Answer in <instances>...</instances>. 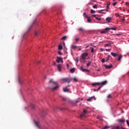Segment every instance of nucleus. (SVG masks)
<instances>
[{"mask_svg": "<svg viewBox=\"0 0 129 129\" xmlns=\"http://www.w3.org/2000/svg\"><path fill=\"white\" fill-rule=\"evenodd\" d=\"M116 4H117V3L114 2V3H113L112 6H113V7H114L116 5Z\"/></svg>", "mask_w": 129, "mask_h": 129, "instance_id": "a18cd8bd", "label": "nucleus"}, {"mask_svg": "<svg viewBox=\"0 0 129 129\" xmlns=\"http://www.w3.org/2000/svg\"><path fill=\"white\" fill-rule=\"evenodd\" d=\"M82 100H83V99L81 98V99H79L78 100H77L76 101V103H78V102H80L81 101H82Z\"/></svg>", "mask_w": 129, "mask_h": 129, "instance_id": "b1692460", "label": "nucleus"}, {"mask_svg": "<svg viewBox=\"0 0 129 129\" xmlns=\"http://www.w3.org/2000/svg\"><path fill=\"white\" fill-rule=\"evenodd\" d=\"M79 46H77L76 45H72V48L73 49H74V50H75V49H76V48H78Z\"/></svg>", "mask_w": 129, "mask_h": 129, "instance_id": "4be33fe9", "label": "nucleus"}, {"mask_svg": "<svg viewBox=\"0 0 129 129\" xmlns=\"http://www.w3.org/2000/svg\"><path fill=\"white\" fill-rule=\"evenodd\" d=\"M33 27V25H31L30 27L29 28L28 31L26 32L24 35H23V38L24 39H27V37H28V34H29V32H30V30H32V27Z\"/></svg>", "mask_w": 129, "mask_h": 129, "instance_id": "7ed1b4c3", "label": "nucleus"}, {"mask_svg": "<svg viewBox=\"0 0 129 129\" xmlns=\"http://www.w3.org/2000/svg\"><path fill=\"white\" fill-rule=\"evenodd\" d=\"M62 100H63V101H66V98H62Z\"/></svg>", "mask_w": 129, "mask_h": 129, "instance_id": "5fc2aeb1", "label": "nucleus"}, {"mask_svg": "<svg viewBox=\"0 0 129 129\" xmlns=\"http://www.w3.org/2000/svg\"><path fill=\"white\" fill-rule=\"evenodd\" d=\"M110 58H111V55H108V56L107 57V59H106V62H108V61H109Z\"/></svg>", "mask_w": 129, "mask_h": 129, "instance_id": "6ab92c4d", "label": "nucleus"}, {"mask_svg": "<svg viewBox=\"0 0 129 129\" xmlns=\"http://www.w3.org/2000/svg\"><path fill=\"white\" fill-rule=\"evenodd\" d=\"M107 6H108V7H109V6H110V4H108L107 5Z\"/></svg>", "mask_w": 129, "mask_h": 129, "instance_id": "052dcab7", "label": "nucleus"}, {"mask_svg": "<svg viewBox=\"0 0 129 129\" xmlns=\"http://www.w3.org/2000/svg\"><path fill=\"white\" fill-rule=\"evenodd\" d=\"M56 86L54 87L52 89L53 90H58L59 89V84H58V83H57V85H55Z\"/></svg>", "mask_w": 129, "mask_h": 129, "instance_id": "f8f14e48", "label": "nucleus"}, {"mask_svg": "<svg viewBox=\"0 0 129 129\" xmlns=\"http://www.w3.org/2000/svg\"><path fill=\"white\" fill-rule=\"evenodd\" d=\"M70 71L71 73H74V72H75V68L71 69L70 70Z\"/></svg>", "mask_w": 129, "mask_h": 129, "instance_id": "bb28decb", "label": "nucleus"}, {"mask_svg": "<svg viewBox=\"0 0 129 129\" xmlns=\"http://www.w3.org/2000/svg\"><path fill=\"white\" fill-rule=\"evenodd\" d=\"M107 83V82L106 81H104L103 82L101 83H95L92 84V86H96V85H105Z\"/></svg>", "mask_w": 129, "mask_h": 129, "instance_id": "f03ea898", "label": "nucleus"}, {"mask_svg": "<svg viewBox=\"0 0 129 129\" xmlns=\"http://www.w3.org/2000/svg\"><path fill=\"white\" fill-rule=\"evenodd\" d=\"M18 81L20 84H21V85L22 84H23V82H24V81H23V79H22L21 77H19Z\"/></svg>", "mask_w": 129, "mask_h": 129, "instance_id": "9b49d317", "label": "nucleus"}, {"mask_svg": "<svg viewBox=\"0 0 129 129\" xmlns=\"http://www.w3.org/2000/svg\"><path fill=\"white\" fill-rule=\"evenodd\" d=\"M94 91H96V89H94Z\"/></svg>", "mask_w": 129, "mask_h": 129, "instance_id": "0e129e2a", "label": "nucleus"}, {"mask_svg": "<svg viewBox=\"0 0 129 129\" xmlns=\"http://www.w3.org/2000/svg\"><path fill=\"white\" fill-rule=\"evenodd\" d=\"M50 82H52V83H53V84H55V85H57V84L58 83L57 82H54L53 79L50 80Z\"/></svg>", "mask_w": 129, "mask_h": 129, "instance_id": "aec40b11", "label": "nucleus"}, {"mask_svg": "<svg viewBox=\"0 0 129 129\" xmlns=\"http://www.w3.org/2000/svg\"><path fill=\"white\" fill-rule=\"evenodd\" d=\"M34 122H35V123L36 126H37V127L40 128V124L39 123V122H38V121H35Z\"/></svg>", "mask_w": 129, "mask_h": 129, "instance_id": "412c9836", "label": "nucleus"}, {"mask_svg": "<svg viewBox=\"0 0 129 129\" xmlns=\"http://www.w3.org/2000/svg\"><path fill=\"white\" fill-rule=\"evenodd\" d=\"M126 122L127 126H129V120H126Z\"/></svg>", "mask_w": 129, "mask_h": 129, "instance_id": "a19ab883", "label": "nucleus"}, {"mask_svg": "<svg viewBox=\"0 0 129 129\" xmlns=\"http://www.w3.org/2000/svg\"><path fill=\"white\" fill-rule=\"evenodd\" d=\"M61 68H62V65L60 64H59L57 66V69H58V70L59 72H61V71H62V70H61Z\"/></svg>", "mask_w": 129, "mask_h": 129, "instance_id": "4468645a", "label": "nucleus"}, {"mask_svg": "<svg viewBox=\"0 0 129 129\" xmlns=\"http://www.w3.org/2000/svg\"><path fill=\"white\" fill-rule=\"evenodd\" d=\"M125 5L126 6H127L128 7V6H129V3H128V2H126V3H125Z\"/></svg>", "mask_w": 129, "mask_h": 129, "instance_id": "49530a36", "label": "nucleus"}, {"mask_svg": "<svg viewBox=\"0 0 129 129\" xmlns=\"http://www.w3.org/2000/svg\"><path fill=\"white\" fill-rule=\"evenodd\" d=\"M66 39H67V36H64L60 39V40H66Z\"/></svg>", "mask_w": 129, "mask_h": 129, "instance_id": "c85d7f7f", "label": "nucleus"}, {"mask_svg": "<svg viewBox=\"0 0 129 129\" xmlns=\"http://www.w3.org/2000/svg\"><path fill=\"white\" fill-rule=\"evenodd\" d=\"M110 30H113V31H116L117 30V28L115 27H111V28H108L107 27L104 29V30L101 31V34H106L107 33H108L109 32Z\"/></svg>", "mask_w": 129, "mask_h": 129, "instance_id": "f257e3e1", "label": "nucleus"}, {"mask_svg": "<svg viewBox=\"0 0 129 129\" xmlns=\"http://www.w3.org/2000/svg\"><path fill=\"white\" fill-rule=\"evenodd\" d=\"M31 107H32V108H35V105H34L33 104H31Z\"/></svg>", "mask_w": 129, "mask_h": 129, "instance_id": "58836bf2", "label": "nucleus"}, {"mask_svg": "<svg viewBox=\"0 0 129 129\" xmlns=\"http://www.w3.org/2000/svg\"><path fill=\"white\" fill-rule=\"evenodd\" d=\"M74 81L75 82H78V80H77V79L76 78H74Z\"/></svg>", "mask_w": 129, "mask_h": 129, "instance_id": "f704fd0d", "label": "nucleus"}, {"mask_svg": "<svg viewBox=\"0 0 129 129\" xmlns=\"http://www.w3.org/2000/svg\"><path fill=\"white\" fill-rule=\"evenodd\" d=\"M111 44V43L110 42L106 43V44H105L104 47H108V46H110Z\"/></svg>", "mask_w": 129, "mask_h": 129, "instance_id": "cd10ccee", "label": "nucleus"}, {"mask_svg": "<svg viewBox=\"0 0 129 129\" xmlns=\"http://www.w3.org/2000/svg\"><path fill=\"white\" fill-rule=\"evenodd\" d=\"M121 128H122V129H124V128H123V127H121Z\"/></svg>", "mask_w": 129, "mask_h": 129, "instance_id": "774afa93", "label": "nucleus"}, {"mask_svg": "<svg viewBox=\"0 0 129 129\" xmlns=\"http://www.w3.org/2000/svg\"><path fill=\"white\" fill-rule=\"evenodd\" d=\"M104 67L106 68V69H110L111 68H112V65H106L104 64Z\"/></svg>", "mask_w": 129, "mask_h": 129, "instance_id": "ddd939ff", "label": "nucleus"}, {"mask_svg": "<svg viewBox=\"0 0 129 129\" xmlns=\"http://www.w3.org/2000/svg\"><path fill=\"white\" fill-rule=\"evenodd\" d=\"M83 112H84V113H87V112H88V111H87V110L85 109L83 110Z\"/></svg>", "mask_w": 129, "mask_h": 129, "instance_id": "e433bc0d", "label": "nucleus"}, {"mask_svg": "<svg viewBox=\"0 0 129 129\" xmlns=\"http://www.w3.org/2000/svg\"><path fill=\"white\" fill-rule=\"evenodd\" d=\"M58 53L59 55H62V52H61V51H58Z\"/></svg>", "mask_w": 129, "mask_h": 129, "instance_id": "8fccbe9b", "label": "nucleus"}, {"mask_svg": "<svg viewBox=\"0 0 129 129\" xmlns=\"http://www.w3.org/2000/svg\"><path fill=\"white\" fill-rule=\"evenodd\" d=\"M101 61L102 63H104L106 61V60L105 59L103 58Z\"/></svg>", "mask_w": 129, "mask_h": 129, "instance_id": "ea45409f", "label": "nucleus"}, {"mask_svg": "<svg viewBox=\"0 0 129 129\" xmlns=\"http://www.w3.org/2000/svg\"><path fill=\"white\" fill-rule=\"evenodd\" d=\"M109 128V126H105L103 129H108Z\"/></svg>", "mask_w": 129, "mask_h": 129, "instance_id": "4c0bfd02", "label": "nucleus"}, {"mask_svg": "<svg viewBox=\"0 0 129 129\" xmlns=\"http://www.w3.org/2000/svg\"><path fill=\"white\" fill-rule=\"evenodd\" d=\"M68 87H70V85H68L63 88V92H69L71 93V90L70 89H68Z\"/></svg>", "mask_w": 129, "mask_h": 129, "instance_id": "20e7f679", "label": "nucleus"}, {"mask_svg": "<svg viewBox=\"0 0 129 129\" xmlns=\"http://www.w3.org/2000/svg\"><path fill=\"white\" fill-rule=\"evenodd\" d=\"M91 65V61H89L88 63H87V67H89Z\"/></svg>", "mask_w": 129, "mask_h": 129, "instance_id": "7c9ffc66", "label": "nucleus"}, {"mask_svg": "<svg viewBox=\"0 0 129 129\" xmlns=\"http://www.w3.org/2000/svg\"><path fill=\"white\" fill-rule=\"evenodd\" d=\"M102 11H106V10H101L98 11V13H99L100 14H106V12H102Z\"/></svg>", "mask_w": 129, "mask_h": 129, "instance_id": "a211bd4d", "label": "nucleus"}, {"mask_svg": "<svg viewBox=\"0 0 129 129\" xmlns=\"http://www.w3.org/2000/svg\"><path fill=\"white\" fill-rule=\"evenodd\" d=\"M35 34L36 36H39V34H40V31H35Z\"/></svg>", "mask_w": 129, "mask_h": 129, "instance_id": "5701e85b", "label": "nucleus"}, {"mask_svg": "<svg viewBox=\"0 0 129 129\" xmlns=\"http://www.w3.org/2000/svg\"><path fill=\"white\" fill-rule=\"evenodd\" d=\"M93 8L94 9H97V5H95L93 6Z\"/></svg>", "mask_w": 129, "mask_h": 129, "instance_id": "c9c22d12", "label": "nucleus"}, {"mask_svg": "<svg viewBox=\"0 0 129 129\" xmlns=\"http://www.w3.org/2000/svg\"><path fill=\"white\" fill-rule=\"evenodd\" d=\"M111 55L113 56V57H117L118 56V54L115 53V52H111Z\"/></svg>", "mask_w": 129, "mask_h": 129, "instance_id": "dca6fc26", "label": "nucleus"}, {"mask_svg": "<svg viewBox=\"0 0 129 129\" xmlns=\"http://www.w3.org/2000/svg\"><path fill=\"white\" fill-rule=\"evenodd\" d=\"M88 56V53H83L82 54V59L83 60H85L86 59V57Z\"/></svg>", "mask_w": 129, "mask_h": 129, "instance_id": "1a4fd4ad", "label": "nucleus"}, {"mask_svg": "<svg viewBox=\"0 0 129 129\" xmlns=\"http://www.w3.org/2000/svg\"><path fill=\"white\" fill-rule=\"evenodd\" d=\"M88 47H89V45H87V46H86V48H88Z\"/></svg>", "mask_w": 129, "mask_h": 129, "instance_id": "e2e57ef3", "label": "nucleus"}, {"mask_svg": "<svg viewBox=\"0 0 129 129\" xmlns=\"http://www.w3.org/2000/svg\"><path fill=\"white\" fill-rule=\"evenodd\" d=\"M67 67H68V68H69V64L68 63L67 64Z\"/></svg>", "mask_w": 129, "mask_h": 129, "instance_id": "bf43d9fd", "label": "nucleus"}, {"mask_svg": "<svg viewBox=\"0 0 129 129\" xmlns=\"http://www.w3.org/2000/svg\"><path fill=\"white\" fill-rule=\"evenodd\" d=\"M115 129H119V126H116L115 127Z\"/></svg>", "mask_w": 129, "mask_h": 129, "instance_id": "3c124183", "label": "nucleus"}, {"mask_svg": "<svg viewBox=\"0 0 129 129\" xmlns=\"http://www.w3.org/2000/svg\"><path fill=\"white\" fill-rule=\"evenodd\" d=\"M79 50L81 51V46H79Z\"/></svg>", "mask_w": 129, "mask_h": 129, "instance_id": "13d9d810", "label": "nucleus"}, {"mask_svg": "<svg viewBox=\"0 0 129 129\" xmlns=\"http://www.w3.org/2000/svg\"><path fill=\"white\" fill-rule=\"evenodd\" d=\"M101 51H103V48H100Z\"/></svg>", "mask_w": 129, "mask_h": 129, "instance_id": "680f3d73", "label": "nucleus"}, {"mask_svg": "<svg viewBox=\"0 0 129 129\" xmlns=\"http://www.w3.org/2000/svg\"><path fill=\"white\" fill-rule=\"evenodd\" d=\"M106 51H107V52H109L110 51V49H106Z\"/></svg>", "mask_w": 129, "mask_h": 129, "instance_id": "603ef678", "label": "nucleus"}, {"mask_svg": "<svg viewBox=\"0 0 129 129\" xmlns=\"http://www.w3.org/2000/svg\"><path fill=\"white\" fill-rule=\"evenodd\" d=\"M91 52H92V53H94V49L93 48H91Z\"/></svg>", "mask_w": 129, "mask_h": 129, "instance_id": "de8ad7c7", "label": "nucleus"}, {"mask_svg": "<svg viewBox=\"0 0 129 129\" xmlns=\"http://www.w3.org/2000/svg\"><path fill=\"white\" fill-rule=\"evenodd\" d=\"M118 121H119V122H121V123H124V122H125V120L122 119H118Z\"/></svg>", "mask_w": 129, "mask_h": 129, "instance_id": "f3484780", "label": "nucleus"}, {"mask_svg": "<svg viewBox=\"0 0 129 129\" xmlns=\"http://www.w3.org/2000/svg\"><path fill=\"white\" fill-rule=\"evenodd\" d=\"M97 71L99 72V71H100V69L97 70Z\"/></svg>", "mask_w": 129, "mask_h": 129, "instance_id": "69168bd1", "label": "nucleus"}, {"mask_svg": "<svg viewBox=\"0 0 129 129\" xmlns=\"http://www.w3.org/2000/svg\"><path fill=\"white\" fill-rule=\"evenodd\" d=\"M96 20H97L98 21H101V18H98L97 17H95Z\"/></svg>", "mask_w": 129, "mask_h": 129, "instance_id": "473e14b6", "label": "nucleus"}, {"mask_svg": "<svg viewBox=\"0 0 129 129\" xmlns=\"http://www.w3.org/2000/svg\"><path fill=\"white\" fill-rule=\"evenodd\" d=\"M109 10V6H107V5L105 10L106 11V12H108Z\"/></svg>", "mask_w": 129, "mask_h": 129, "instance_id": "2f4dec72", "label": "nucleus"}, {"mask_svg": "<svg viewBox=\"0 0 129 129\" xmlns=\"http://www.w3.org/2000/svg\"><path fill=\"white\" fill-rule=\"evenodd\" d=\"M91 14H93V13H95V11L93 10H91Z\"/></svg>", "mask_w": 129, "mask_h": 129, "instance_id": "c03bdc74", "label": "nucleus"}, {"mask_svg": "<svg viewBox=\"0 0 129 129\" xmlns=\"http://www.w3.org/2000/svg\"><path fill=\"white\" fill-rule=\"evenodd\" d=\"M35 23H36V22L34 21V22H33V25H34V24H35Z\"/></svg>", "mask_w": 129, "mask_h": 129, "instance_id": "338daca9", "label": "nucleus"}, {"mask_svg": "<svg viewBox=\"0 0 129 129\" xmlns=\"http://www.w3.org/2000/svg\"><path fill=\"white\" fill-rule=\"evenodd\" d=\"M80 70L81 71H82L83 72H90V71H89V70L84 69L83 68V66H82L81 67Z\"/></svg>", "mask_w": 129, "mask_h": 129, "instance_id": "6e6552de", "label": "nucleus"}, {"mask_svg": "<svg viewBox=\"0 0 129 129\" xmlns=\"http://www.w3.org/2000/svg\"><path fill=\"white\" fill-rule=\"evenodd\" d=\"M61 80V81H63V82H67V83H70L71 82V79L67 78H62Z\"/></svg>", "mask_w": 129, "mask_h": 129, "instance_id": "423d86ee", "label": "nucleus"}, {"mask_svg": "<svg viewBox=\"0 0 129 129\" xmlns=\"http://www.w3.org/2000/svg\"><path fill=\"white\" fill-rule=\"evenodd\" d=\"M111 20H112V18L111 17H107L106 19V21H107V22H108V23H110V22H111Z\"/></svg>", "mask_w": 129, "mask_h": 129, "instance_id": "2eb2a0df", "label": "nucleus"}, {"mask_svg": "<svg viewBox=\"0 0 129 129\" xmlns=\"http://www.w3.org/2000/svg\"><path fill=\"white\" fill-rule=\"evenodd\" d=\"M93 99H94V100H96V98H95V96L91 97L87 99V101L91 102V101H92Z\"/></svg>", "mask_w": 129, "mask_h": 129, "instance_id": "9d476101", "label": "nucleus"}, {"mask_svg": "<svg viewBox=\"0 0 129 129\" xmlns=\"http://www.w3.org/2000/svg\"><path fill=\"white\" fill-rule=\"evenodd\" d=\"M116 36H121V33L116 34Z\"/></svg>", "mask_w": 129, "mask_h": 129, "instance_id": "09e8293b", "label": "nucleus"}, {"mask_svg": "<svg viewBox=\"0 0 129 129\" xmlns=\"http://www.w3.org/2000/svg\"><path fill=\"white\" fill-rule=\"evenodd\" d=\"M78 31L80 32H84V29L83 28H80L78 29Z\"/></svg>", "mask_w": 129, "mask_h": 129, "instance_id": "a878e982", "label": "nucleus"}, {"mask_svg": "<svg viewBox=\"0 0 129 129\" xmlns=\"http://www.w3.org/2000/svg\"><path fill=\"white\" fill-rule=\"evenodd\" d=\"M107 98H111V95L109 94V95H108V96H107Z\"/></svg>", "mask_w": 129, "mask_h": 129, "instance_id": "37998d69", "label": "nucleus"}, {"mask_svg": "<svg viewBox=\"0 0 129 129\" xmlns=\"http://www.w3.org/2000/svg\"><path fill=\"white\" fill-rule=\"evenodd\" d=\"M122 58V55L120 54L118 58V61H120Z\"/></svg>", "mask_w": 129, "mask_h": 129, "instance_id": "393cba45", "label": "nucleus"}, {"mask_svg": "<svg viewBox=\"0 0 129 129\" xmlns=\"http://www.w3.org/2000/svg\"><path fill=\"white\" fill-rule=\"evenodd\" d=\"M102 85L100 87H99V88H98L97 89H96V91H99V90H100V89H101V88L102 87Z\"/></svg>", "mask_w": 129, "mask_h": 129, "instance_id": "c756f323", "label": "nucleus"}, {"mask_svg": "<svg viewBox=\"0 0 129 129\" xmlns=\"http://www.w3.org/2000/svg\"><path fill=\"white\" fill-rule=\"evenodd\" d=\"M83 16L85 18H86L87 19L88 23H91V22H92L90 18L88 17V16H87V14H86V13H84Z\"/></svg>", "mask_w": 129, "mask_h": 129, "instance_id": "39448f33", "label": "nucleus"}, {"mask_svg": "<svg viewBox=\"0 0 129 129\" xmlns=\"http://www.w3.org/2000/svg\"><path fill=\"white\" fill-rule=\"evenodd\" d=\"M58 49H59V50H62V45L59 44L58 45Z\"/></svg>", "mask_w": 129, "mask_h": 129, "instance_id": "72a5a7b5", "label": "nucleus"}, {"mask_svg": "<svg viewBox=\"0 0 129 129\" xmlns=\"http://www.w3.org/2000/svg\"><path fill=\"white\" fill-rule=\"evenodd\" d=\"M56 61L57 63H60V62H61V63H63V59L62 58V57L60 56H57V59H56Z\"/></svg>", "mask_w": 129, "mask_h": 129, "instance_id": "0eeeda50", "label": "nucleus"}, {"mask_svg": "<svg viewBox=\"0 0 129 129\" xmlns=\"http://www.w3.org/2000/svg\"><path fill=\"white\" fill-rule=\"evenodd\" d=\"M84 116H85V115H84V114H81V115H80V117H84Z\"/></svg>", "mask_w": 129, "mask_h": 129, "instance_id": "79ce46f5", "label": "nucleus"}, {"mask_svg": "<svg viewBox=\"0 0 129 129\" xmlns=\"http://www.w3.org/2000/svg\"><path fill=\"white\" fill-rule=\"evenodd\" d=\"M121 22H124V21H125L124 18L121 19Z\"/></svg>", "mask_w": 129, "mask_h": 129, "instance_id": "6e6d98bb", "label": "nucleus"}, {"mask_svg": "<svg viewBox=\"0 0 129 129\" xmlns=\"http://www.w3.org/2000/svg\"><path fill=\"white\" fill-rule=\"evenodd\" d=\"M75 41H79V38H76V39H75Z\"/></svg>", "mask_w": 129, "mask_h": 129, "instance_id": "4d7b16f0", "label": "nucleus"}, {"mask_svg": "<svg viewBox=\"0 0 129 129\" xmlns=\"http://www.w3.org/2000/svg\"><path fill=\"white\" fill-rule=\"evenodd\" d=\"M92 17H94V18H96V15H92Z\"/></svg>", "mask_w": 129, "mask_h": 129, "instance_id": "864d4df0", "label": "nucleus"}]
</instances>
